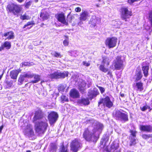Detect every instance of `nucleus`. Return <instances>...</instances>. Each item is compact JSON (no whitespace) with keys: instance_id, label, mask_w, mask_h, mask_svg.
I'll use <instances>...</instances> for the list:
<instances>
[{"instance_id":"1a4fd4ad","label":"nucleus","mask_w":152,"mask_h":152,"mask_svg":"<svg viewBox=\"0 0 152 152\" xmlns=\"http://www.w3.org/2000/svg\"><path fill=\"white\" fill-rule=\"evenodd\" d=\"M101 104H103L104 106L109 108L111 107L113 105V102L111 101L110 98L107 96L100 100L98 103V104L99 105Z\"/></svg>"},{"instance_id":"39448f33","label":"nucleus","mask_w":152,"mask_h":152,"mask_svg":"<svg viewBox=\"0 0 152 152\" xmlns=\"http://www.w3.org/2000/svg\"><path fill=\"white\" fill-rule=\"evenodd\" d=\"M82 144L80 140L76 139L72 140L70 143L71 150L73 152H77L81 148Z\"/></svg>"},{"instance_id":"58836bf2","label":"nucleus","mask_w":152,"mask_h":152,"mask_svg":"<svg viewBox=\"0 0 152 152\" xmlns=\"http://www.w3.org/2000/svg\"><path fill=\"white\" fill-rule=\"evenodd\" d=\"M69 39L68 37H66V39L63 41V43L64 46H67L69 45Z\"/></svg>"},{"instance_id":"3c124183","label":"nucleus","mask_w":152,"mask_h":152,"mask_svg":"<svg viewBox=\"0 0 152 152\" xmlns=\"http://www.w3.org/2000/svg\"><path fill=\"white\" fill-rule=\"evenodd\" d=\"M141 108L142 111H144L147 109V107L146 106H144L142 107V108L141 107Z\"/></svg>"},{"instance_id":"bb28decb","label":"nucleus","mask_w":152,"mask_h":152,"mask_svg":"<svg viewBox=\"0 0 152 152\" xmlns=\"http://www.w3.org/2000/svg\"><path fill=\"white\" fill-rule=\"evenodd\" d=\"M118 144L117 143L113 142L111 146V148L112 150L115 149L114 152H120L119 150H118Z\"/></svg>"},{"instance_id":"8fccbe9b","label":"nucleus","mask_w":152,"mask_h":152,"mask_svg":"<svg viewBox=\"0 0 152 152\" xmlns=\"http://www.w3.org/2000/svg\"><path fill=\"white\" fill-rule=\"evenodd\" d=\"M83 65H84L86 66H89L90 65V63H88L86 62H85V61H83Z\"/></svg>"},{"instance_id":"de8ad7c7","label":"nucleus","mask_w":152,"mask_h":152,"mask_svg":"<svg viewBox=\"0 0 152 152\" xmlns=\"http://www.w3.org/2000/svg\"><path fill=\"white\" fill-rule=\"evenodd\" d=\"M61 97L62 100V102L63 101H66L67 100V98L64 95H62L61 96Z\"/></svg>"},{"instance_id":"9b49d317","label":"nucleus","mask_w":152,"mask_h":152,"mask_svg":"<svg viewBox=\"0 0 152 152\" xmlns=\"http://www.w3.org/2000/svg\"><path fill=\"white\" fill-rule=\"evenodd\" d=\"M58 117L57 114L54 112H51L49 115L48 118L50 124L51 126L53 125L57 120Z\"/></svg>"},{"instance_id":"13d9d810","label":"nucleus","mask_w":152,"mask_h":152,"mask_svg":"<svg viewBox=\"0 0 152 152\" xmlns=\"http://www.w3.org/2000/svg\"><path fill=\"white\" fill-rule=\"evenodd\" d=\"M3 128V126H2L0 127V131H1Z\"/></svg>"},{"instance_id":"f8f14e48","label":"nucleus","mask_w":152,"mask_h":152,"mask_svg":"<svg viewBox=\"0 0 152 152\" xmlns=\"http://www.w3.org/2000/svg\"><path fill=\"white\" fill-rule=\"evenodd\" d=\"M110 60L108 57H105L103 58V60L102 64L99 66V69L102 72L106 73L108 71V69L104 67V64H105L107 65H108Z\"/></svg>"},{"instance_id":"a19ab883","label":"nucleus","mask_w":152,"mask_h":152,"mask_svg":"<svg viewBox=\"0 0 152 152\" xmlns=\"http://www.w3.org/2000/svg\"><path fill=\"white\" fill-rule=\"evenodd\" d=\"M34 24V22L33 21H29L26 24H25L23 26V28H25L27 26L31 25H33Z\"/></svg>"},{"instance_id":"052dcab7","label":"nucleus","mask_w":152,"mask_h":152,"mask_svg":"<svg viewBox=\"0 0 152 152\" xmlns=\"http://www.w3.org/2000/svg\"><path fill=\"white\" fill-rule=\"evenodd\" d=\"M2 75H3V74H2L1 75H0V80H1V78L2 77Z\"/></svg>"},{"instance_id":"20e7f679","label":"nucleus","mask_w":152,"mask_h":152,"mask_svg":"<svg viewBox=\"0 0 152 152\" xmlns=\"http://www.w3.org/2000/svg\"><path fill=\"white\" fill-rule=\"evenodd\" d=\"M7 8L9 11L12 13L14 15L20 13L22 9L21 6L14 3L8 4Z\"/></svg>"},{"instance_id":"b1692460","label":"nucleus","mask_w":152,"mask_h":152,"mask_svg":"<svg viewBox=\"0 0 152 152\" xmlns=\"http://www.w3.org/2000/svg\"><path fill=\"white\" fill-rule=\"evenodd\" d=\"M86 83L84 81H82L81 83L79 84L78 87L81 92H83L85 90V88L86 86Z\"/></svg>"},{"instance_id":"cd10ccee","label":"nucleus","mask_w":152,"mask_h":152,"mask_svg":"<svg viewBox=\"0 0 152 152\" xmlns=\"http://www.w3.org/2000/svg\"><path fill=\"white\" fill-rule=\"evenodd\" d=\"M24 81H27V79L26 77L24 74L21 75L18 80V81L20 83V84H22Z\"/></svg>"},{"instance_id":"4468645a","label":"nucleus","mask_w":152,"mask_h":152,"mask_svg":"<svg viewBox=\"0 0 152 152\" xmlns=\"http://www.w3.org/2000/svg\"><path fill=\"white\" fill-rule=\"evenodd\" d=\"M24 134L27 136H31L33 135L34 132L32 126L30 124H28L26 129L23 131Z\"/></svg>"},{"instance_id":"0e129e2a","label":"nucleus","mask_w":152,"mask_h":152,"mask_svg":"<svg viewBox=\"0 0 152 152\" xmlns=\"http://www.w3.org/2000/svg\"><path fill=\"white\" fill-rule=\"evenodd\" d=\"M110 74V72H109L108 73V74Z\"/></svg>"},{"instance_id":"5fc2aeb1","label":"nucleus","mask_w":152,"mask_h":152,"mask_svg":"<svg viewBox=\"0 0 152 152\" xmlns=\"http://www.w3.org/2000/svg\"><path fill=\"white\" fill-rule=\"evenodd\" d=\"M4 47L3 45H1V46L0 47V51H1L2 50H4Z\"/></svg>"},{"instance_id":"864d4df0","label":"nucleus","mask_w":152,"mask_h":152,"mask_svg":"<svg viewBox=\"0 0 152 152\" xmlns=\"http://www.w3.org/2000/svg\"><path fill=\"white\" fill-rule=\"evenodd\" d=\"M151 27H150L149 26H147L145 27V29L147 30H149L151 29Z\"/></svg>"},{"instance_id":"2f4dec72","label":"nucleus","mask_w":152,"mask_h":152,"mask_svg":"<svg viewBox=\"0 0 152 152\" xmlns=\"http://www.w3.org/2000/svg\"><path fill=\"white\" fill-rule=\"evenodd\" d=\"M12 83L11 82L7 81L4 83V85L5 86V88H7L11 87L12 85Z\"/></svg>"},{"instance_id":"aec40b11","label":"nucleus","mask_w":152,"mask_h":152,"mask_svg":"<svg viewBox=\"0 0 152 152\" xmlns=\"http://www.w3.org/2000/svg\"><path fill=\"white\" fill-rule=\"evenodd\" d=\"M42 113L40 111H36L34 118V121H38L42 118Z\"/></svg>"},{"instance_id":"423d86ee","label":"nucleus","mask_w":152,"mask_h":152,"mask_svg":"<svg viewBox=\"0 0 152 152\" xmlns=\"http://www.w3.org/2000/svg\"><path fill=\"white\" fill-rule=\"evenodd\" d=\"M117 41V39L116 37H108L105 40V44L109 48H113L116 46Z\"/></svg>"},{"instance_id":"c9c22d12","label":"nucleus","mask_w":152,"mask_h":152,"mask_svg":"<svg viewBox=\"0 0 152 152\" xmlns=\"http://www.w3.org/2000/svg\"><path fill=\"white\" fill-rule=\"evenodd\" d=\"M33 64L32 62H24L22 63V67H23L24 66L32 65Z\"/></svg>"},{"instance_id":"09e8293b","label":"nucleus","mask_w":152,"mask_h":152,"mask_svg":"<svg viewBox=\"0 0 152 152\" xmlns=\"http://www.w3.org/2000/svg\"><path fill=\"white\" fill-rule=\"evenodd\" d=\"M81 10V9L79 7H77L75 8V11L77 12H80Z\"/></svg>"},{"instance_id":"4d7b16f0","label":"nucleus","mask_w":152,"mask_h":152,"mask_svg":"<svg viewBox=\"0 0 152 152\" xmlns=\"http://www.w3.org/2000/svg\"><path fill=\"white\" fill-rule=\"evenodd\" d=\"M18 2L20 3H21L23 2L24 0H16Z\"/></svg>"},{"instance_id":"7c9ffc66","label":"nucleus","mask_w":152,"mask_h":152,"mask_svg":"<svg viewBox=\"0 0 152 152\" xmlns=\"http://www.w3.org/2000/svg\"><path fill=\"white\" fill-rule=\"evenodd\" d=\"M51 54L53 56L56 58H60L61 57V56L60 53L56 51H53L51 53Z\"/></svg>"},{"instance_id":"c85d7f7f","label":"nucleus","mask_w":152,"mask_h":152,"mask_svg":"<svg viewBox=\"0 0 152 152\" xmlns=\"http://www.w3.org/2000/svg\"><path fill=\"white\" fill-rule=\"evenodd\" d=\"M4 48L7 49H10L11 47V43L10 42L6 41L3 44Z\"/></svg>"},{"instance_id":"774afa93","label":"nucleus","mask_w":152,"mask_h":152,"mask_svg":"<svg viewBox=\"0 0 152 152\" xmlns=\"http://www.w3.org/2000/svg\"><path fill=\"white\" fill-rule=\"evenodd\" d=\"M107 152H110V151H107Z\"/></svg>"},{"instance_id":"e2e57ef3","label":"nucleus","mask_w":152,"mask_h":152,"mask_svg":"<svg viewBox=\"0 0 152 152\" xmlns=\"http://www.w3.org/2000/svg\"><path fill=\"white\" fill-rule=\"evenodd\" d=\"M26 152H31V151H28Z\"/></svg>"},{"instance_id":"bf43d9fd","label":"nucleus","mask_w":152,"mask_h":152,"mask_svg":"<svg viewBox=\"0 0 152 152\" xmlns=\"http://www.w3.org/2000/svg\"><path fill=\"white\" fill-rule=\"evenodd\" d=\"M77 51H73L72 52V54H74V53H77Z\"/></svg>"},{"instance_id":"ea45409f","label":"nucleus","mask_w":152,"mask_h":152,"mask_svg":"<svg viewBox=\"0 0 152 152\" xmlns=\"http://www.w3.org/2000/svg\"><path fill=\"white\" fill-rule=\"evenodd\" d=\"M142 75L140 72H138L137 74L136 80H140L142 77Z\"/></svg>"},{"instance_id":"338daca9","label":"nucleus","mask_w":152,"mask_h":152,"mask_svg":"<svg viewBox=\"0 0 152 152\" xmlns=\"http://www.w3.org/2000/svg\"><path fill=\"white\" fill-rule=\"evenodd\" d=\"M124 96V95H121V96Z\"/></svg>"},{"instance_id":"393cba45","label":"nucleus","mask_w":152,"mask_h":152,"mask_svg":"<svg viewBox=\"0 0 152 152\" xmlns=\"http://www.w3.org/2000/svg\"><path fill=\"white\" fill-rule=\"evenodd\" d=\"M142 70L145 77H147L148 75V71L149 69L148 65L143 66L142 68Z\"/></svg>"},{"instance_id":"7ed1b4c3","label":"nucleus","mask_w":152,"mask_h":152,"mask_svg":"<svg viewBox=\"0 0 152 152\" xmlns=\"http://www.w3.org/2000/svg\"><path fill=\"white\" fill-rule=\"evenodd\" d=\"M113 116L116 120L124 122L127 121L128 120L127 113H124L121 110H116L114 113Z\"/></svg>"},{"instance_id":"69168bd1","label":"nucleus","mask_w":152,"mask_h":152,"mask_svg":"<svg viewBox=\"0 0 152 152\" xmlns=\"http://www.w3.org/2000/svg\"><path fill=\"white\" fill-rule=\"evenodd\" d=\"M0 86H1V89L2 88V87L1 86V85H0Z\"/></svg>"},{"instance_id":"6e6552de","label":"nucleus","mask_w":152,"mask_h":152,"mask_svg":"<svg viewBox=\"0 0 152 152\" xmlns=\"http://www.w3.org/2000/svg\"><path fill=\"white\" fill-rule=\"evenodd\" d=\"M132 15L131 11H129L127 8L123 7L121 9V18L126 21H127V19Z\"/></svg>"},{"instance_id":"dca6fc26","label":"nucleus","mask_w":152,"mask_h":152,"mask_svg":"<svg viewBox=\"0 0 152 152\" xmlns=\"http://www.w3.org/2000/svg\"><path fill=\"white\" fill-rule=\"evenodd\" d=\"M140 128L141 130L147 132H152V126L150 125H140Z\"/></svg>"},{"instance_id":"a878e982","label":"nucleus","mask_w":152,"mask_h":152,"mask_svg":"<svg viewBox=\"0 0 152 152\" xmlns=\"http://www.w3.org/2000/svg\"><path fill=\"white\" fill-rule=\"evenodd\" d=\"M130 139L129 145L130 146L136 144L137 141L136 137H130Z\"/></svg>"},{"instance_id":"a211bd4d","label":"nucleus","mask_w":152,"mask_h":152,"mask_svg":"<svg viewBox=\"0 0 152 152\" xmlns=\"http://www.w3.org/2000/svg\"><path fill=\"white\" fill-rule=\"evenodd\" d=\"M88 13L86 11L82 12L80 15V20L81 21H84L87 20L88 17Z\"/></svg>"},{"instance_id":"ddd939ff","label":"nucleus","mask_w":152,"mask_h":152,"mask_svg":"<svg viewBox=\"0 0 152 152\" xmlns=\"http://www.w3.org/2000/svg\"><path fill=\"white\" fill-rule=\"evenodd\" d=\"M100 21V18L96 17L95 16H92L91 18L89 23L91 24V27H94L96 23H99Z\"/></svg>"},{"instance_id":"49530a36","label":"nucleus","mask_w":152,"mask_h":152,"mask_svg":"<svg viewBox=\"0 0 152 152\" xmlns=\"http://www.w3.org/2000/svg\"><path fill=\"white\" fill-rule=\"evenodd\" d=\"M98 87L102 94L105 91V89L104 88L100 86H98Z\"/></svg>"},{"instance_id":"f03ea898","label":"nucleus","mask_w":152,"mask_h":152,"mask_svg":"<svg viewBox=\"0 0 152 152\" xmlns=\"http://www.w3.org/2000/svg\"><path fill=\"white\" fill-rule=\"evenodd\" d=\"M35 123V128L36 132L39 134L44 133L46 130L48 126L47 119L42 118Z\"/></svg>"},{"instance_id":"a18cd8bd","label":"nucleus","mask_w":152,"mask_h":152,"mask_svg":"<svg viewBox=\"0 0 152 152\" xmlns=\"http://www.w3.org/2000/svg\"><path fill=\"white\" fill-rule=\"evenodd\" d=\"M140 0H128V2L129 4H132L135 2L137 1Z\"/></svg>"},{"instance_id":"473e14b6","label":"nucleus","mask_w":152,"mask_h":152,"mask_svg":"<svg viewBox=\"0 0 152 152\" xmlns=\"http://www.w3.org/2000/svg\"><path fill=\"white\" fill-rule=\"evenodd\" d=\"M48 15L47 14L42 12L40 15V17L42 18L43 20H46L48 18Z\"/></svg>"},{"instance_id":"2eb2a0df","label":"nucleus","mask_w":152,"mask_h":152,"mask_svg":"<svg viewBox=\"0 0 152 152\" xmlns=\"http://www.w3.org/2000/svg\"><path fill=\"white\" fill-rule=\"evenodd\" d=\"M56 18L59 22L62 23L65 25H67L68 24V23L65 20V16L64 14L60 13L58 14L56 16Z\"/></svg>"},{"instance_id":"4c0bfd02","label":"nucleus","mask_w":152,"mask_h":152,"mask_svg":"<svg viewBox=\"0 0 152 152\" xmlns=\"http://www.w3.org/2000/svg\"><path fill=\"white\" fill-rule=\"evenodd\" d=\"M142 137L143 138L147 140L150 138H151L152 137V134H143L142 136Z\"/></svg>"},{"instance_id":"9d476101","label":"nucleus","mask_w":152,"mask_h":152,"mask_svg":"<svg viewBox=\"0 0 152 152\" xmlns=\"http://www.w3.org/2000/svg\"><path fill=\"white\" fill-rule=\"evenodd\" d=\"M68 73L67 72H55L49 75V77L52 79H57L60 78H64L67 76Z\"/></svg>"},{"instance_id":"4be33fe9","label":"nucleus","mask_w":152,"mask_h":152,"mask_svg":"<svg viewBox=\"0 0 152 152\" xmlns=\"http://www.w3.org/2000/svg\"><path fill=\"white\" fill-rule=\"evenodd\" d=\"M4 37L8 36V37L6 38L5 40L7 39L9 40L13 39L14 38V33L12 31H10L4 33Z\"/></svg>"},{"instance_id":"72a5a7b5","label":"nucleus","mask_w":152,"mask_h":152,"mask_svg":"<svg viewBox=\"0 0 152 152\" xmlns=\"http://www.w3.org/2000/svg\"><path fill=\"white\" fill-rule=\"evenodd\" d=\"M67 148L66 147H65L63 145H61L60 148L59 152H67Z\"/></svg>"},{"instance_id":"e433bc0d","label":"nucleus","mask_w":152,"mask_h":152,"mask_svg":"<svg viewBox=\"0 0 152 152\" xmlns=\"http://www.w3.org/2000/svg\"><path fill=\"white\" fill-rule=\"evenodd\" d=\"M20 18L21 19L23 20H29L30 19V17L29 16L27 15L26 14H25L23 15H22L20 17Z\"/></svg>"},{"instance_id":"603ef678","label":"nucleus","mask_w":152,"mask_h":152,"mask_svg":"<svg viewBox=\"0 0 152 152\" xmlns=\"http://www.w3.org/2000/svg\"><path fill=\"white\" fill-rule=\"evenodd\" d=\"M59 91H61V90H64V88L63 86H61L58 89Z\"/></svg>"},{"instance_id":"c756f323","label":"nucleus","mask_w":152,"mask_h":152,"mask_svg":"<svg viewBox=\"0 0 152 152\" xmlns=\"http://www.w3.org/2000/svg\"><path fill=\"white\" fill-rule=\"evenodd\" d=\"M34 80L31 81V82L33 83H36L38 82L40 80V76L37 75H34Z\"/></svg>"},{"instance_id":"37998d69","label":"nucleus","mask_w":152,"mask_h":152,"mask_svg":"<svg viewBox=\"0 0 152 152\" xmlns=\"http://www.w3.org/2000/svg\"><path fill=\"white\" fill-rule=\"evenodd\" d=\"M130 132L131 133V134L130 137H136V132L135 131L131 130Z\"/></svg>"},{"instance_id":"0eeeda50","label":"nucleus","mask_w":152,"mask_h":152,"mask_svg":"<svg viewBox=\"0 0 152 152\" xmlns=\"http://www.w3.org/2000/svg\"><path fill=\"white\" fill-rule=\"evenodd\" d=\"M123 63L121 56H118L113 61V65L115 69L120 70L123 68Z\"/></svg>"},{"instance_id":"f3484780","label":"nucleus","mask_w":152,"mask_h":152,"mask_svg":"<svg viewBox=\"0 0 152 152\" xmlns=\"http://www.w3.org/2000/svg\"><path fill=\"white\" fill-rule=\"evenodd\" d=\"M69 94L70 97L73 98H78L80 96L79 92L75 89L71 90L70 91Z\"/></svg>"},{"instance_id":"680f3d73","label":"nucleus","mask_w":152,"mask_h":152,"mask_svg":"<svg viewBox=\"0 0 152 152\" xmlns=\"http://www.w3.org/2000/svg\"><path fill=\"white\" fill-rule=\"evenodd\" d=\"M35 2H37L38 1V0H34Z\"/></svg>"},{"instance_id":"79ce46f5","label":"nucleus","mask_w":152,"mask_h":152,"mask_svg":"<svg viewBox=\"0 0 152 152\" xmlns=\"http://www.w3.org/2000/svg\"><path fill=\"white\" fill-rule=\"evenodd\" d=\"M24 74L26 78H32L34 76V75L33 74H28V73L25 74Z\"/></svg>"},{"instance_id":"412c9836","label":"nucleus","mask_w":152,"mask_h":152,"mask_svg":"<svg viewBox=\"0 0 152 152\" xmlns=\"http://www.w3.org/2000/svg\"><path fill=\"white\" fill-rule=\"evenodd\" d=\"M78 103L82 105H86L88 104L89 102L88 99L83 98L79 99Z\"/></svg>"},{"instance_id":"6ab92c4d","label":"nucleus","mask_w":152,"mask_h":152,"mask_svg":"<svg viewBox=\"0 0 152 152\" xmlns=\"http://www.w3.org/2000/svg\"><path fill=\"white\" fill-rule=\"evenodd\" d=\"M18 73L19 72L18 70H14L10 72V75L12 79H16Z\"/></svg>"},{"instance_id":"f257e3e1","label":"nucleus","mask_w":152,"mask_h":152,"mask_svg":"<svg viewBox=\"0 0 152 152\" xmlns=\"http://www.w3.org/2000/svg\"><path fill=\"white\" fill-rule=\"evenodd\" d=\"M94 128L89 126L86 129L83 134V137L87 141L96 142L99 137V134L103 128L102 124L96 121L93 124Z\"/></svg>"},{"instance_id":"c03bdc74","label":"nucleus","mask_w":152,"mask_h":152,"mask_svg":"<svg viewBox=\"0 0 152 152\" xmlns=\"http://www.w3.org/2000/svg\"><path fill=\"white\" fill-rule=\"evenodd\" d=\"M149 20L151 22V25L152 26V11L150 12L149 15Z\"/></svg>"},{"instance_id":"f704fd0d","label":"nucleus","mask_w":152,"mask_h":152,"mask_svg":"<svg viewBox=\"0 0 152 152\" xmlns=\"http://www.w3.org/2000/svg\"><path fill=\"white\" fill-rule=\"evenodd\" d=\"M57 149L56 145L54 143H52L50 145V150L52 151H56Z\"/></svg>"},{"instance_id":"5701e85b","label":"nucleus","mask_w":152,"mask_h":152,"mask_svg":"<svg viewBox=\"0 0 152 152\" xmlns=\"http://www.w3.org/2000/svg\"><path fill=\"white\" fill-rule=\"evenodd\" d=\"M135 88H136V90L137 91H142L143 89V83L140 82L136 83Z\"/></svg>"},{"instance_id":"6e6d98bb","label":"nucleus","mask_w":152,"mask_h":152,"mask_svg":"<svg viewBox=\"0 0 152 152\" xmlns=\"http://www.w3.org/2000/svg\"><path fill=\"white\" fill-rule=\"evenodd\" d=\"M31 5V2H28L26 4V7H27L29 5Z\"/></svg>"}]
</instances>
